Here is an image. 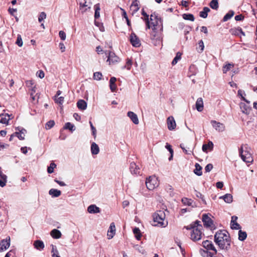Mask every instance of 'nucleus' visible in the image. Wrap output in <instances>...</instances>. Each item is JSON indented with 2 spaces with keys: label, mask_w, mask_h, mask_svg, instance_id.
Instances as JSON below:
<instances>
[{
  "label": "nucleus",
  "mask_w": 257,
  "mask_h": 257,
  "mask_svg": "<svg viewBox=\"0 0 257 257\" xmlns=\"http://www.w3.org/2000/svg\"><path fill=\"white\" fill-rule=\"evenodd\" d=\"M46 18V14L45 12H41L39 16L38 21L40 23H41L42 21L45 19Z\"/></svg>",
  "instance_id": "nucleus-53"
},
{
  "label": "nucleus",
  "mask_w": 257,
  "mask_h": 257,
  "mask_svg": "<svg viewBox=\"0 0 257 257\" xmlns=\"http://www.w3.org/2000/svg\"><path fill=\"white\" fill-rule=\"evenodd\" d=\"M59 46L61 52H64L65 50V47L64 44L63 43H60Z\"/></svg>",
  "instance_id": "nucleus-63"
},
{
  "label": "nucleus",
  "mask_w": 257,
  "mask_h": 257,
  "mask_svg": "<svg viewBox=\"0 0 257 257\" xmlns=\"http://www.w3.org/2000/svg\"><path fill=\"white\" fill-rule=\"evenodd\" d=\"M213 169V165L211 164H207L205 167L206 172H209Z\"/></svg>",
  "instance_id": "nucleus-56"
},
{
  "label": "nucleus",
  "mask_w": 257,
  "mask_h": 257,
  "mask_svg": "<svg viewBox=\"0 0 257 257\" xmlns=\"http://www.w3.org/2000/svg\"><path fill=\"white\" fill-rule=\"evenodd\" d=\"M38 76L40 78H43L45 76L44 72L42 70H40L37 72Z\"/></svg>",
  "instance_id": "nucleus-60"
},
{
  "label": "nucleus",
  "mask_w": 257,
  "mask_h": 257,
  "mask_svg": "<svg viewBox=\"0 0 257 257\" xmlns=\"http://www.w3.org/2000/svg\"><path fill=\"white\" fill-rule=\"evenodd\" d=\"M194 173L197 175V176H201L202 174V167L201 166L198 164V163H196L195 164V169L194 170Z\"/></svg>",
  "instance_id": "nucleus-38"
},
{
  "label": "nucleus",
  "mask_w": 257,
  "mask_h": 257,
  "mask_svg": "<svg viewBox=\"0 0 257 257\" xmlns=\"http://www.w3.org/2000/svg\"><path fill=\"white\" fill-rule=\"evenodd\" d=\"M216 186L217 188L221 189L223 186V184L222 182H218L216 183Z\"/></svg>",
  "instance_id": "nucleus-64"
},
{
  "label": "nucleus",
  "mask_w": 257,
  "mask_h": 257,
  "mask_svg": "<svg viewBox=\"0 0 257 257\" xmlns=\"http://www.w3.org/2000/svg\"><path fill=\"white\" fill-rule=\"evenodd\" d=\"M234 14V12L230 10L223 17L222 21L223 22H226L230 19Z\"/></svg>",
  "instance_id": "nucleus-37"
},
{
  "label": "nucleus",
  "mask_w": 257,
  "mask_h": 257,
  "mask_svg": "<svg viewBox=\"0 0 257 257\" xmlns=\"http://www.w3.org/2000/svg\"><path fill=\"white\" fill-rule=\"evenodd\" d=\"M142 14L143 16L145 17V21L146 23L147 29H150V24L149 15H147V14L145 12V11L143 9L142 10Z\"/></svg>",
  "instance_id": "nucleus-39"
},
{
  "label": "nucleus",
  "mask_w": 257,
  "mask_h": 257,
  "mask_svg": "<svg viewBox=\"0 0 257 257\" xmlns=\"http://www.w3.org/2000/svg\"><path fill=\"white\" fill-rule=\"evenodd\" d=\"M195 193H195L196 196L198 198H201L202 199V201H203L205 203V200H204V199H203V195L201 194V193H200V192H198V191H196V190H195Z\"/></svg>",
  "instance_id": "nucleus-59"
},
{
  "label": "nucleus",
  "mask_w": 257,
  "mask_h": 257,
  "mask_svg": "<svg viewBox=\"0 0 257 257\" xmlns=\"http://www.w3.org/2000/svg\"><path fill=\"white\" fill-rule=\"evenodd\" d=\"M10 245V237L8 236L5 239L0 241V252L6 250Z\"/></svg>",
  "instance_id": "nucleus-11"
},
{
  "label": "nucleus",
  "mask_w": 257,
  "mask_h": 257,
  "mask_svg": "<svg viewBox=\"0 0 257 257\" xmlns=\"http://www.w3.org/2000/svg\"><path fill=\"white\" fill-rule=\"evenodd\" d=\"M244 17L242 15H238L235 17L234 19L236 21H241L243 19Z\"/></svg>",
  "instance_id": "nucleus-61"
},
{
  "label": "nucleus",
  "mask_w": 257,
  "mask_h": 257,
  "mask_svg": "<svg viewBox=\"0 0 257 257\" xmlns=\"http://www.w3.org/2000/svg\"><path fill=\"white\" fill-rule=\"evenodd\" d=\"M182 202L184 204H187L188 206H191L192 203V200L191 199H189L187 198H184L182 199Z\"/></svg>",
  "instance_id": "nucleus-52"
},
{
  "label": "nucleus",
  "mask_w": 257,
  "mask_h": 257,
  "mask_svg": "<svg viewBox=\"0 0 257 257\" xmlns=\"http://www.w3.org/2000/svg\"><path fill=\"white\" fill-rule=\"evenodd\" d=\"M229 32L233 35L238 36L239 34H241L243 36H245L244 33L240 28L231 29L229 30Z\"/></svg>",
  "instance_id": "nucleus-22"
},
{
  "label": "nucleus",
  "mask_w": 257,
  "mask_h": 257,
  "mask_svg": "<svg viewBox=\"0 0 257 257\" xmlns=\"http://www.w3.org/2000/svg\"><path fill=\"white\" fill-rule=\"evenodd\" d=\"M77 106L79 109L85 110L87 107V103L84 100L80 99L78 101Z\"/></svg>",
  "instance_id": "nucleus-29"
},
{
  "label": "nucleus",
  "mask_w": 257,
  "mask_h": 257,
  "mask_svg": "<svg viewBox=\"0 0 257 257\" xmlns=\"http://www.w3.org/2000/svg\"><path fill=\"white\" fill-rule=\"evenodd\" d=\"M94 8L95 10L94 18L95 19H96L100 17V8L99 4L95 5Z\"/></svg>",
  "instance_id": "nucleus-35"
},
{
  "label": "nucleus",
  "mask_w": 257,
  "mask_h": 257,
  "mask_svg": "<svg viewBox=\"0 0 257 257\" xmlns=\"http://www.w3.org/2000/svg\"><path fill=\"white\" fill-rule=\"evenodd\" d=\"M167 126L170 131H172L175 128L176 124L173 116H170L167 118Z\"/></svg>",
  "instance_id": "nucleus-13"
},
{
  "label": "nucleus",
  "mask_w": 257,
  "mask_h": 257,
  "mask_svg": "<svg viewBox=\"0 0 257 257\" xmlns=\"http://www.w3.org/2000/svg\"><path fill=\"white\" fill-rule=\"evenodd\" d=\"M105 53L106 55H108L107 61L109 62V64H114L119 62V58L114 54V53L111 51H106Z\"/></svg>",
  "instance_id": "nucleus-7"
},
{
  "label": "nucleus",
  "mask_w": 257,
  "mask_h": 257,
  "mask_svg": "<svg viewBox=\"0 0 257 257\" xmlns=\"http://www.w3.org/2000/svg\"><path fill=\"white\" fill-rule=\"evenodd\" d=\"M59 35L61 39L63 41L66 39V34L63 31H60L59 33Z\"/></svg>",
  "instance_id": "nucleus-55"
},
{
  "label": "nucleus",
  "mask_w": 257,
  "mask_h": 257,
  "mask_svg": "<svg viewBox=\"0 0 257 257\" xmlns=\"http://www.w3.org/2000/svg\"><path fill=\"white\" fill-rule=\"evenodd\" d=\"M199 47L200 49V52H202L204 50V46L202 40H200L198 43Z\"/></svg>",
  "instance_id": "nucleus-58"
},
{
  "label": "nucleus",
  "mask_w": 257,
  "mask_h": 257,
  "mask_svg": "<svg viewBox=\"0 0 257 257\" xmlns=\"http://www.w3.org/2000/svg\"><path fill=\"white\" fill-rule=\"evenodd\" d=\"M202 221L204 225L206 227H210L211 229H214L213 220L209 217L207 214H204L202 215Z\"/></svg>",
  "instance_id": "nucleus-8"
},
{
  "label": "nucleus",
  "mask_w": 257,
  "mask_h": 257,
  "mask_svg": "<svg viewBox=\"0 0 257 257\" xmlns=\"http://www.w3.org/2000/svg\"><path fill=\"white\" fill-rule=\"evenodd\" d=\"M12 115H9L8 113H2L0 114V122L3 124H8L9 121L11 119L10 117Z\"/></svg>",
  "instance_id": "nucleus-16"
},
{
  "label": "nucleus",
  "mask_w": 257,
  "mask_h": 257,
  "mask_svg": "<svg viewBox=\"0 0 257 257\" xmlns=\"http://www.w3.org/2000/svg\"><path fill=\"white\" fill-rule=\"evenodd\" d=\"M237 217L233 216L231 217V220L230 222L231 228L233 229H240L241 228L240 225L236 222Z\"/></svg>",
  "instance_id": "nucleus-15"
},
{
  "label": "nucleus",
  "mask_w": 257,
  "mask_h": 257,
  "mask_svg": "<svg viewBox=\"0 0 257 257\" xmlns=\"http://www.w3.org/2000/svg\"><path fill=\"white\" fill-rule=\"evenodd\" d=\"M17 130L19 131V132L15 133L16 137H17L20 140H24L26 130L24 128L20 129L19 128H17Z\"/></svg>",
  "instance_id": "nucleus-17"
},
{
  "label": "nucleus",
  "mask_w": 257,
  "mask_h": 257,
  "mask_svg": "<svg viewBox=\"0 0 257 257\" xmlns=\"http://www.w3.org/2000/svg\"><path fill=\"white\" fill-rule=\"evenodd\" d=\"M219 199H222L225 202L230 203L232 201V196L230 194H226L223 196H220Z\"/></svg>",
  "instance_id": "nucleus-31"
},
{
  "label": "nucleus",
  "mask_w": 257,
  "mask_h": 257,
  "mask_svg": "<svg viewBox=\"0 0 257 257\" xmlns=\"http://www.w3.org/2000/svg\"><path fill=\"white\" fill-rule=\"evenodd\" d=\"M210 9L208 7H204L203 11L200 12V17L203 18H206L208 16V13L210 12Z\"/></svg>",
  "instance_id": "nucleus-34"
},
{
  "label": "nucleus",
  "mask_w": 257,
  "mask_h": 257,
  "mask_svg": "<svg viewBox=\"0 0 257 257\" xmlns=\"http://www.w3.org/2000/svg\"><path fill=\"white\" fill-rule=\"evenodd\" d=\"M51 235L53 238L58 239L61 237L62 234L60 231L57 229H54L51 231Z\"/></svg>",
  "instance_id": "nucleus-30"
},
{
  "label": "nucleus",
  "mask_w": 257,
  "mask_h": 257,
  "mask_svg": "<svg viewBox=\"0 0 257 257\" xmlns=\"http://www.w3.org/2000/svg\"><path fill=\"white\" fill-rule=\"evenodd\" d=\"M34 247L39 250H43L45 247V245L43 241L40 240H36L34 242Z\"/></svg>",
  "instance_id": "nucleus-21"
},
{
  "label": "nucleus",
  "mask_w": 257,
  "mask_h": 257,
  "mask_svg": "<svg viewBox=\"0 0 257 257\" xmlns=\"http://www.w3.org/2000/svg\"><path fill=\"white\" fill-rule=\"evenodd\" d=\"M87 211L90 213H96L100 212V209L95 205H91L88 207Z\"/></svg>",
  "instance_id": "nucleus-23"
},
{
  "label": "nucleus",
  "mask_w": 257,
  "mask_h": 257,
  "mask_svg": "<svg viewBox=\"0 0 257 257\" xmlns=\"http://www.w3.org/2000/svg\"><path fill=\"white\" fill-rule=\"evenodd\" d=\"M150 28H152L153 32L151 34L152 39H159L160 40V36H158V33L156 31L160 30L162 31L163 25L162 22L160 18H158L155 15H151L149 19Z\"/></svg>",
  "instance_id": "nucleus-2"
},
{
  "label": "nucleus",
  "mask_w": 257,
  "mask_h": 257,
  "mask_svg": "<svg viewBox=\"0 0 257 257\" xmlns=\"http://www.w3.org/2000/svg\"><path fill=\"white\" fill-rule=\"evenodd\" d=\"M127 115L135 124H139V119L136 113L132 111H128Z\"/></svg>",
  "instance_id": "nucleus-20"
},
{
  "label": "nucleus",
  "mask_w": 257,
  "mask_h": 257,
  "mask_svg": "<svg viewBox=\"0 0 257 257\" xmlns=\"http://www.w3.org/2000/svg\"><path fill=\"white\" fill-rule=\"evenodd\" d=\"M196 107L198 111H201L203 108V102L202 98H198L196 102Z\"/></svg>",
  "instance_id": "nucleus-25"
},
{
  "label": "nucleus",
  "mask_w": 257,
  "mask_h": 257,
  "mask_svg": "<svg viewBox=\"0 0 257 257\" xmlns=\"http://www.w3.org/2000/svg\"><path fill=\"white\" fill-rule=\"evenodd\" d=\"M130 171L132 174H140V168L137 166L134 162H132L130 164Z\"/></svg>",
  "instance_id": "nucleus-18"
},
{
  "label": "nucleus",
  "mask_w": 257,
  "mask_h": 257,
  "mask_svg": "<svg viewBox=\"0 0 257 257\" xmlns=\"http://www.w3.org/2000/svg\"><path fill=\"white\" fill-rule=\"evenodd\" d=\"M214 241L222 250H228L230 247V237L225 230H220L214 235Z\"/></svg>",
  "instance_id": "nucleus-1"
},
{
  "label": "nucleus",
  "mask_w": 257,
  "mask_h": 257,
  "mask_svg": "<svg viewBox=\"0 0 257 257\" xmlns=\"http://www.w3.org/2000/svg\"><path fill=\"white\" fill-rule=\"evenodd\" d=\"M116 81V79L114 77H111L109 80L110 89L112 92H114L116 90V86L115 83Z\"/></svg>",
  "instance_id": "nucleus-26"
},
{
  "label": "nucleus",
  "mask_w": 257,
  "mask_h": 257,
  "mask_svg": "<svg viewBox=\"0 0 257 257\" xmlns=\"http://www.w3.org/2000/svg\"><path fill=\"white\" fill-rule=\"evenodd\" d=\"M102 74L100 72H96L93 73V78L94 80H100L101 79Z\"/></svg>",
  "instance_id": "nucleus-46"
},
{
  "label": "nucleus",
  "mask_w": 257,
  "mask_h": 257,
  "mask_svg": "<svg viewBox=\"0 0 257 257\" xmlns=\"http://www.w3.org/2000/svg\"><path fill=\"white\" fill-rule=\"evenodd\" d=\"M56 167V165L54 163H51L47 168V172L51 174L54 172V169Z\"/></svg>",
  "instance_id": "nucleus-47"
},
{
  "label": "nucleus",
  "mask_w": 257,
  "mask_h": 257,
  "mask_svg": "<svg viewBox=\"0 0 257 257\" xmlns=\"http://www.w3.org/2000/svg\"><path fill=\"white\" fill-rule=\"evenodd\" d=\"M49 194L53 197H58L61 195V192L56 189H51L49 190Z\"/></svg>",
  "instance_id": "nucleus-32"
},
{
  "label": "nucleus",
  "mask_w": 257,
  "mask_h": 257,
  "mask_svg": "<svg viewBox=\"0 0 257 257\" xmlns=\"http://www.w3.org/2000/svg\"><path fill=\"white\" fill-rule=\"evenodd\" d=\"M200 223V221H196L187 227V229H192L190 235L191 239L193 241H197L201 238L202 226Z\"/></svg>",
  "instance_id": "nucleus-3"
},
{
  "label": "nucleus",
  "mask_w": 257,
  "mask_h": 257,
  "mask_svg": "<svg viewBox=\"0 0 257 257\" xmlns=\"http://www.w3.org/2000/svg\"><path fill=\"white\" fill-rule=\"evenodd\" d=\"M181 53H180V52H178L176 54L175 57L173 60V61L172 62V64L173 65L176 64L177 63L178 60H179L181 59Z\"/></svg>",
  "instance_id": "nucleus-45"
},
{
  "label": "nucleus",
  "mask_w": 257,
  "mask_h": 257,
  "mask_svg": "<svg viewBox=\"0 0 257 257\" xmlns=\"http://www.w3.org/2000/svg\"><path fill=\"white\" fill-rule=\"evenodd\" d=\"M55 102H56L57 103L59 104L60 105H62L64 102V97L61 96V97H58L57 98H55Z\"/></svg>",
  "instance_id": "nucleus-54"
},
{
  "label": "nucleus",
  "mask_w": 257,
  "mask_h": 257,
  "mask_svg": "<svg viewBox=\"0 0 257 257\" xmlns=\"http://www.w3.org/2000/svg\"><path fill=\"white\" fill-rule=\"evenodd\" d=\"M210 7L214 10H217L218 8V0H212L209 4Z\"/></svg>",
  "instance_id": "nucleus-40"
},
{
  "label": "nucleus",
  "mask_w": 257,
  "mask_h": 257,
  "mask_svg": "<svg viewBox=\"0 0 257 257\" xmlns=\"http://www.w3.org/2000/svg\"><path fill=\"white\" fill-rule=\"evenodd\" d=\"M211 123L215 130L219 132H222L225 131V126L224 124L217 122L216 120H211Z\"/></svg>",
  "instance_id": "nucleus-10"
},
{
  "label": "nucleus",
  "mask_w": 257,
  "mask_h": 257,
  "mask_svg": "<svg viewBox=\"0 0 257 257\" xmlns=\"http://www.w3.org/2000/svg\"><path fill=\"white\" fill-rule=\"evenodd\" d=\"M139 2L138 0H134L131 6V9L133 13H136L140 9L139 6Z\"/></svg>",
  "instance_id": "nucleus-24"
},
{
  "label": "nucleus",
  "mask_w": 257,
  "mask_h": 257,
  "mask_svg": "<svg viewBox=\"0 0 257 257\" xmlns=\"http://www.w3.org/2000/svg\"><path fill=\"white\" fill-rule=\"evenodd\" d=\"M55 124V122L53 120H49L48 121L46 125H45V128L47 130H49Z\"/></svg>",
  "instance_id": "nucleus-48"
},
{
  "label": "nucleus",
  "mask_w": 257,
  "mask_h": 257,
  "mask_svg": "<svg viewBox=\"0 0 257 257\" xmlns=\"http://www.w3.org/2000/svg\"><path fill=\"white\" fill-rule=\"evenodd\" d=\"M135 249L138 250L139 252L141 253L142 254H144L146 253L145 249L141 246L139 245H136L135 246Z\"/></svg>",
  "instance_id": "nucleus-51"
},
{
  "label": "nucleus",
  "mask_w": 257,
  "mask_h": 257,
  "mask_svg": "<svg viewBox=\"0 0 257 257\" xmlns=\"http://www.w3.org/2000/svg\"><path fill=\"white\" fill-rule=\"evenodd\" d=\"M130 41L131 44L135 47H139L141 46V42L139 38L134 33H132L130 37Z\"/></svg>",
  "instance_id": "nucleus-9"
},
{
  "label": "nucleus",
  "mask_w": 257,
  "mask_h": 257,
  "mask_svg": "<svg viewBox=\"0 0 257 257\" xmlns=\"http://www.w3.org/2000/svg\"><path fill=\"white\" fill-rule=\"evenodd\" d=\"M54 181L55 182H56L57 184H58L61 186H66V184L64 182L59 181V180H58L56 179L54 180Z\"/></svg>",
  "instance_id": "nucleus-62"
},
{
  "label": "nucleus",
  "mask_w": 257,
  "mask_h": 257,
  "mask_svg": "<svg viewBox=\"0 0 257 257\" xmlns=\"http://www.w3.org/2000/svg\"><path fill=\"white\" fill-rule=\"evenodd\" d=\"M16 44L19 47H22L23 46V43L20 35H18Z\"/></svg>",
  "instance_id": "nucleus-49"
},
{
  "label": "nucleus",
  "mask_w": 257,
  "mask_h": 257,
  "mask_svg": "<svg viewBox=\"0 0 257 257\" xmlns=\"http://www.w3.org/2000/svg\"><path fill=\"white\" fill-rule=\"evenodd\" d=\"M233 67V64L228 63L226 64L223 67L222 71L223 73H226L228 71L231 69Z\"/></svg>",
  "instance_id": "nucleus-43"
},
{
  "label": "nucleus",
  "mask_w": 257,
  "mask_h": 257,
  "mask_svg": "<svg viewBox=\"0 0 257 257\" xmlns=\"http://www.w3.org/2000/svg\"><path fill=\"white\" fill-rule=\"evenodd\" d=\"M133 232L135 234L136 238L138 240L140 239L142 235H141V233L140 232V229L139 228H138V227H135L133 229Z\"/></svg>",
  "instance_id": "nucleus-42"
},
{
  "label": "nucleus",
  "mask_w": 257,
  "mask_h": 257,
  "mask_svg": "<svg viewBox=\"0 0 257 257\" xmlns=\"http://www.w3.org/2000/svg\"><path fill=\"white\" fill-rule=\"evenodd\" d=\"M91 152L92 155H97L99 152L98 146L95 143H92L91 145Z\"/></svg>",
  "instance_id": "nucleus-27"
},
{
  "label": "nucleus",
  "mask_w": 257,
  "mask_h": 257,
  "mask_svg": "<svg viewBox=\"0 0 257 257\" xmlns=\"http://www.w3.org/2000/svg\"><path fill=\"white\" fill-rule=\"evenodd\" d=\"M115 233V224L113 222H112L110 224L109 229L107 231V235L108 236V239H111L114 235Z\"/></svg>",
  "instance_id": "nucleus-14"
},
{
  "label": "nucleus",
  "mask_w": 257,
  "mask_h": 257,
  "mask_svg": "<svg viewBox=\"0 0 257 257\" xmlns=\"http://www.w3.org/2000/svg\"><path fill=\"white\" fill-rule=\"evenodd\" d=\"M165 148L169 151L170 153L172 155L173 154V150L171 148V146L167 143Z\"/></svg>",
  "instance_id": "nucleus-57"
},
{
  "label": "nucleus",
  "mask_w": 257,
  "mask_h": 257,
  "mask_svg": "<svg viewBox=\"0 0 257 257\" xmlns=\"http://www.w3.org/2000/svg\"><path fill=\"white\" fill-rule=\"evenodd\" d=\"M132 65V61L131 59H127V61L126 62L125 65L122 68H126L127 70H130Z\"/></svg>",
  "instance_id": "nucleus-50"
},
{
  "label": "nucleus",
  "mask_w": 257,
  "mask_h": 257,
  "mask_svg": "<svg viewBox=\"0 0 257 257\" xmlns=\"http://www.w3.org/2000/svg\"><path fill=\"white\" fill-rule=\"evenodd\" d=\"M183 18L185 20H189L192 22L194 21L195 19L194 16L191 14H184L183 15Z\"/></svg>",
  "instance_id": "nucleus-41"
},
{
  "label": "nucleus",
  "mask_w": 257,
  "mask_h": 257,
  "mask_svg": "<svg viewBox=\"0 0 257 257\" xmlns=\"http://www.w3.org/2000/svg\"><path fill=\"white\" fill-rule=\"evenodd\" d=\"M246 232L240 229L238 231V239L240 241H243L246 238Z\"/></svg>",
  "instance_id": "nucleus-36"
},
{
  "label": "nucleus",
  "mask_w": 257,
  "mask_h": 257,
  "mask_svg": "<svg viewBox=\"0 0 257 257\" xmlns=\"http://www.w3.org/2000/svg\"><path fill=\"white\" fill-rule=\"evenodd\" d=\"M165 218V214L164 211L159 210L153 215L154 222H157L158 224L161 226H165L166 224L164 221Z\"/></svg>",
  "instance_id": "nucleus-5"
},
{
  "label": "nucleus",
  "mask_w": 257,
  "mask_h": 257,
  "mask_svg": "<svg viewBox=\"0 0 257 257\" xmlns=\"http://www.w3.org/2000/svg\"><path fill=\"white\" fill-rule=\"evenodd\" d=\"M146 185L149 190H153L159 186L158 178L155 176H150L146 179Z\"/></svg>",
  "instance_id": "nucleus-6"
},
{
  "label": "nucleus",
  "mask_w": 257,
  "mask_h": 257,
  "mask_svg": "<svg viewBox=\"0 0 257 257\" xmlns=\"http://www.w3.org/2000/svg\"><path fill=\"white\" fill-rule=\"evenodd\" d=\"M180 147L183 150V152L188 155H190L193 152L194 147L191 144H181Z\"/></svg>",
  "instance_id": "nucleus-12"
},
{
  "label": "nucleus",
  "mask_w": 257,
  "mask_h": 257,
  "mask_svg": "<svg viewBox=\"0 0 257 257\" xmlns=\"http://www.w3.org/2000/svg\"><path fill=\"white\" fill-rule=\"evenodd\" d=\"M240 108L241 111L246 114H249L251 110V108L248 104H246L243 102L240 103Z\"/></svg>",
  "instance_id": "nucleus-19"
},
{
  "label": "nucleus",
  "mask_w": 257,
  "mask_h": 257,
  "mask_svg": "<svg viewBox=\"0 0 257 257\" xmlns=\"http://www.w3.org/2000/svg\"><path fill=\"white\" fill-rule=\"evenodd\" d=\"M213 148V144L210 141L207 144H203L202 146V151L204 152H207L208 150H212Z\"/></svg>",
  "instance_id": "nucleus-28"
},
{
  "label": "nucleus",
  "mask_w": 257,
  "mask_h": 257,
  "mask_svg": "<svg viewBox=\"0 0 257 257\" xmlns=\"http://www.w3.org/2000/svg\"><path fill=\"white\" fill-rule=\"evenodd\" d=\"M239 154L243 161L246 163H252L253 162V158L250 152V148L247 145H241L239 149Z\"/></svg>",
  "instance_id": "nucleus-4"
},
{
  "label": "nucleus",
  "mask_w": 257,
  "mask_h": 257,
  "mask_svg": "<svg viewBox=\"0 0 257 257\" xmlns=\"http://www.w3.org/2000/svg\"><path fill=\"white\" fill-rule=\"evenodd\" d=\"M80 11L81 13L83 14L87 11L88 9H90V6L86 4L85 2L84 4L80 3Z\"/></svg>",
  "instance_id": "nucleus-33"
},
{
  "label": "nucleus",
  "mask_w": 257,
  "mask_h": 257,
  "mask_svg": "<svg viewBox=\"0 0 257 257\" xmlns=\"http://www.w3.org/2000/svg\"><path fill=\"white\" fill-rule=\"evenodd\" d=\"M64 128L69 130L71 132H73L75 130L74 125L71 124L70 122L66 123L64 126Z\"/></svg>",
  "instance_id": "nucleus-44"
}]
</instances>
